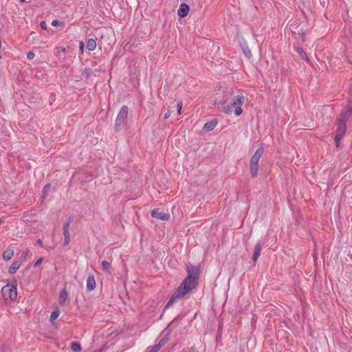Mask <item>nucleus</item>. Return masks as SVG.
<instances>
[{"label": "nucleus", "instance_id": "1", "mask_svg": "<svg viewBox=\"0 0 352 352\" xmlns=\"http://www.w3.org/2000/svg\"><path fill=\"white\" fill-rule=\"evenodd\" d=\"M187 273V278L173 294L167 302L166 307L171 305L177 300L182 298L197 286L199 274V268L195 266H188Z\"/></svg>", "mask_w": 352, "mask_h": 352}, {"label": "nucleus", "instance_id": "2", "mask_svg": "<svg viewBox=\"0 0 352 352\" xmlns=\"http://www.w3.org/2000/svg\"><path fill=\"white\" fill-rule=\"evenodd\" d=\"M245 100V98L241 94L233 96L230 103L223 106V112L228 115L234 114L235 116H239L243 112L241 107Z\"/></svg>", "mask_w": 352, "mask_h": 352}, {"label": "nucleus", "instance_id": "3", "mask_svg": "<svg viewBox=\"0 0 352 352\" xmlns=\"http://www.w3.org/2000/svg\"><path fill=\"white\" fill-rule=\"evenodd\" d=\"M5 300L14 302L17 299V282L13 278L10 284L3 286L1 289Z\"/></svg>", "mask_w": 352, "mask_h": 352}, {"label": "nucleus", "instance_id": "4", "mask_svg": "<svg viewBox=\"0 0 352 352\" xmlns=\"http://www.w3.org/2000/svg\"><path fill=\"white\" fill-rule=\"evenodd\" d=\"M128 107L125 105L122 106L116 120L115 127L116 130H118L120 126L126 123V120L128 117Z\"/></svg>", "mask_w": 352, "mask_h": 352}, {"label": "nucleus", "instance_id": "5", "mask_svg": "<svg viewBox=\"0 0 352 352\" xmlns=\"http://www.w3.org/2000/svg\"><path fill=\"white\" fill-rule=\"evenodd\" d=\"M346 131V124L342 121H338L337 122L336 134L335 135V142L336 147H339L340 142L345 135Z\"/></svg>", "mask_w": 352, "mask_h": 352}, {"label": "nucleus", "instance_id": "6", "mask_svg": "<svg viewBox=\"0 0 352 352\" xmlns=\"http://www.w3.org/2000/svg\"><path fill=\"white\" fill-rule=\"evenodd\" d=\"M352 115V104H348L345 109L340 113L338 121H342L344 123L349 119Z\"/></svg>", "mask_w": 352, "mask_h": 352}, {"label": "nucleus", "instance_id": "7", "mask_svg": "<svg viewBox=\"0 0 352 352\" xmlns=\"http://www.w3.org/2000/svg\"><path fill=\"white\" fill-rule=\"evenodd\" d=\"M151 216L162 221H168L170 219V214L168 213L160 212L159 209H153L151 211Z\"/></svg>", "mask_w": 352, "mask_h": 352}, {"label": "nucleus", "instance_id": "8", "mask_svg": "<svg viewBox=\"0 0 352 352\" xmlns=\"http://www.w3.org/2000/svg\"><path fill=\"white\" fill-rule=\"evenodd\" d=\"M263 148L259 147L252 157L250 164L254 165L258 164V162L263 154Z\"/></svg>", "mask_w": 352, "mask_h": 352}, {"label": "nucleus", "instance_id": "9", "mask_svg": "<svg viewBox=\"0 0 352 352\" xmlns=\"http://www.w3.org/2000/svg\"><path fill=\"white\" fill-rule=\"evenodd\" d=\"M71 221H69L63 226V235L65 237L64 244L65 245H68L70 242V234H69V226Z\"/></svg>", "mask_w": 352, "mask_h": 352}, {"label": "nucleus", "instance_id": "10", "mask_svg": "<svg viewBox=\"0 0 352 352\" xmlns=\"http://www.w3.org/2000/svg\"><path fill=\"white\" fill-rule=\"evenodd\" d=\"M189 12V6L186 3H182L179 6V8L177 10V14L179 16L184 18L188 14Z\"/></svg>", "mask_w": 352, "mask_h": 352}, {"label": "nucleus", "instance_id": "11", "mask_svg": "<svg viewBox=\"0 0 352 352\" xmlns=\"http://www.w3.org/2000/svg\"><path fill=\"white\" fill-rule=\"evenodd\" d=\"M14 252L13 249L11 248H8L3 252L2 256L4 260L9 261L12 258V256H14Z\"/></svg>", "mask_w": 352, "mask_h": 352}, {"label": "nucleus", "instance_id": "12", "mask_svg": "<svg viewBox=\"0 0 352 352\" xmlns=\"http://www.w3.org/2000/svg\"><path fill=\"white\" fill-rule=\"evenodd\" d=\"M21 263L19 261L13 262L8 270V272L10 274H14L16 271L21 267Z\"/></svg>", "mask_w": 352, "mask_h": 352}, {"label": "nucleus", "instance_id": "13", "mask_svg": "<svg viewBox=\"0 0 352 352\" xmlns=\"http://www.w3.org/2000/svg\"><path fill=\"white\" fill-rule=\"evenodd\" d=\"M87 289L89 291H92L96 287V280L94 276H89L87 279Z\"/></svg>", "mask_w": 352, "mask_h": 352}, {"label": "nucleus", "instance_id": "14", "mask_svg": "<svg viewBox=\"0 0 352 352\" xmlns=\"http://www.w3.org/2000/svg\"><path fill=\"white\" fill-rule=\"evenodd\" d=\"M217 123L218 122L217 120L208 122L204 125L203 129L206 131H210L214 129V127L217 125Z\"/></svg>", "mask_w": 352, "mask_h": 352}, {"label": "nucleus", "instance_id": "15", "mask_svg": "<svg viewBox=\"0 0 352 352\" xmlns=\"http://www.w3.org/2000/svg\"><path fill=\"white\" fill-rule=\"evenodd\" d=\"M67 296L68 294L65 289H63L60 291L58 298L60 305H64V303L67 299Z\"/></svg>", "mask_w": 352, "mask_h": 352}, {"label": "nucleus", "instance_id": "16", "mask_svg": "<svg viewBox=\"0 0 352 352\" xmlns=\"http://www.w3.org/2000/svg\"><path fill=\"white\" fill-rule=\"evenodd\" d=\"M261 246L260 244H256L255 246H254V255H253V260L254 262H256L258 257L260 256L261 255Z\"/></svg>", "mask_w": 352, "mask_h": 352}, {"label": "nucleus", "instance_id": "17", "mask_svg": "<svg viewBox=\"0 0 352 352\" xmlns=\"http://www.w3.org/2000/svg\"><path fill=\"white\" fill-rule=\"evenodd\" d=\"M101 265L104 272L108 274L111 273V263L107 261H102Z\"/></svg>", "mask_w": 352, "mask_h": 352}, {"label": "nucleus", "instance_id": "18", "mask_svg": "<svg viewBox=\"0 0 352 352\" xmlns=\"http://www.w3.org/2000/svg\"><path fill=\"white\" fill-rule=\"evenodd\" d=\"M87 48L89 51H94L96 48V42L93 38L88 39L87 42Z\"/></svg>", "mask_w": 352, "mask_h": 352}, {"label": "nucleus", "instance_id": "19", "mask_svg": "<svg viewBox=\"0 0 352 352\" xmlns=\"http://www.w3.org/2000/svg\"><path fill=\"white\" fill-rule=\"evenodd\" d=\"M241 47L245 56L248 58H250L252 56L251 50L249 49L246 43H245L243 45H241Z\"/></svg>", "mask_w": 352, "mask_h": 352}, {"label": "nucleus", "instance_id": "20", "mask_svg": "<svg viewBox=\"0 0 352 352\" xmlns=\"http://www.w3.org/2000/svg\"><path fill=\"white\" fill-rule=\"evenodd\" d=\"M258 165L250 164V173L252 177H256L258 175Z\"/></svg>", "mask_w": 352, "mask_h": 352}, {"label": "nucleus", "instance_id": "21", "mask_svg": "<svg viewBox=\"0 0 352 352\" xmlns=\"http://www.w3.org/2000/svg\"><path fill=\"white\" fill-rule=\"evenodd\" d=\"M296 52L300 56V57L305 60H308L309 58H308V56H307L306 53L305 52V51L301 48V47H296Z\"/></svg>", "mask_w": 352, "mask_h": 352}, {"label": "nucleus", "instance_id": "22", "mask_svg": "<svg viewBox=\"0 0 352 352\" xmlns=\"http://www.w3.org/2000/svg\"><path fill=\"white\" fill-rule=\"evenodd\" d=\"M71 349L75 352H80L81 351V346L78 342H72L70 344Z\"/></svg>", "mask_w": 352, "mask_h": 352}, {"label": "nucleus", "instance_id": "23", "mask_svg": "<svg viewBox=\"0 0 352 352\" xmlns=\"http://www.w3.org/2000/svg\"><path fill=\"white\" fill-rule=\"evenodd\" d=\"M60 315V311L58 309L54 310L50 315V321L54 322Z\"/></svg>", "mask_w": 352, "mask_h": 352}, {"label": "nucleus", "instance_id": "24", "mask_svg": "<svg viewBox=\"0 0 352 352\" xmlns=\"http://www.w3.org/2000/svg\"><path fill=\"white\" fill-rule=\"evenodd\" d=\"M91 69L85 68L82 72V75L86 78H89L91 76Z\"/></svg>", "mask_w": 352, "mask_h": 352}, {"label": "nucleus", "instance_id": "25", "mask_svg": "<svg viewBox=\"0 0 352 352\" xmlns=\"http://www.w3.org/2000/svg\"><path fill=\"white\" fill-rule=\"evenodd\" d=\"M28 254H29L28 250H26L25 251H24L21 254V259L24 261H26Z\"/></svg>", "mask_w": 352, "mask_h": 352}, {"label": "nucleus", "instance_id": "26", "mask_svg": "<svg viewBox=\"0 0 352 352\" xmlns=\"http://www.w3.org/2000/svg\"><path fill=\"white\" fill-rule=\"evenodd\" d=\"M168 339L167 338H162V340H160L159 341V342L157 344H156L157 345H160V348H161L162 346H163L167 342Z\"/></svg>", "mask_w": 352, "mask_h": 352}, {"label": "nucleus", "instance_id": "27", "mask_svg": "<svg viewBox=\"0 0 352 352\" xmlns=\"http://www.w3.org/2000/svg\"><path fill=\"white\" fill-rule=\"evenodd\" d=\"M160 349V345L155 344L149 349L148 352H157Z\"/></svg>", "mask_w": 352, "mask_h": 352}, {"label": "nucleus", "instance_id": "28", "mask_svg": "<svg viewBox=\"0 0 352 352\" xmlns=\"http://www.w3.org/2000/svg\"><path fill=\"white\" fill-rule=\"evenodd\" d=\"M177 106V114L180 115L181 110H182V106H183L182 102V101L178 102Z\"/></svg>", "mask_w": 352, "mask_h": 352}, {"label": "nucleus", "instance_id": "29", "mask_svg": "<svg viewBox=\"0 0 352 352\" xmlns=\"http://www.w3.org/2000/svg\"><path fill=\"white\" fill-rule=\"evenodd\" d=\"M50 184L45 185V187L43 188V195H44L45 197H46V195L47 194V192L50 190Z\"/></svg>", "mask_w": 352, "mask_h": 352}, {"label": "nucleus", "instance_id": "30", "mask_svg": "<svg viewBox=\"0 0 352 352\" xmlns=\"http://www.w3.org/2000/svg\"><path fill=\"white\" fill-rule=\"evenodd\" d=\"M171 116V111L170 110H168L165 113H164V120H167L168 118H169Z\"/></svg>", "mask_w": 352, "mask_h": 352}, {"label": "nucleus", "instance_id": "31", "mask_svg": "<svg viewBox=\"0 0 352 352\" xmlns=\"http://www.w3.org/2000/svg\"><path fill=\"white\" fill-rule=\"evenodd\" d=\"M61 23L58 20H53L52 22V25L54 27L58 26Z\"/></svg>", "mask_w": 352, "mask_h": 352}, {"label": "nucleus", "instance_id": "32", "mask_svg": "<svg viewBox=\"0 0 352 352\" xmlns=\"http://www.w3.org/2000/svg\"><path fill=\"white\" fill-rule=\"evenodd\" d=\"M79 47H80V50L81 53L82 54L83 51H84V43L82 41H81L79 43Z\"/></svg>", "mask_w": 352, "mask_h": 352}, {"label": "nucleus", "instance_id": "33", "mask_svg": "<svg viewBox=\"0 0 352 352\" xmlns=\"http://www.w3.org/2000/svg\"><path fill=\"white\" fill-rule=\"evenodd\" d=\"M27 57L28 59H32L34 57V53L32 52H29L28 54H27Z\"/></svg>", "mask_w": 352, "mask_h": 352}, {"label": "nucleus", "instance_id": "34", "mask_svg": "<svg viewBox=\"0 0 352 352\" xmlns=\"http://www.w3.org/2000/svg\"><path fill=\"white\" fill-rule=\"evenodd\" d=\"M42 261H43V258H40L39 259H38V260L35 262L34 265H35V266H38L39 265H41V263H42Z\"/></svg>", "mask_w": 352, "mask_h": 352}, {"label": "nucleus", "instance_id": "35", "mask_svg": "<svg viewBox=\"0 0 352 352\" xmlns=\"http://www.w3.org/2000/svg\"><path fill=\"white\" fill-rule=\"evenodd\" d=\"M41 28H42L43 29H45V30H46V28H46V24H45V23L44 21H42V22L41 23Z\"/></svg>", "mask_w": 352, "mask_h": 352}, {"label": "nucleus", "instance_id": "36", "mask_svg": "<svg viewBox=\"0 0 352 352\" xmlns=\"http://www.w3.org/2000/svg\"><path fill=\"white\" fill-rule=\"evenodd\" d=\"M37 244H38L39 245L42 246L43 245V242L41 239H38L37 241H36Z\"/></svg>", "mask_w": 352, "mask_h": 352}, {"label": "nucleus", "instance_id": "37", "mask_svg": "<svg viewBox=\"0 0 352 352\" xmlns=\"http://www.w3.org/2000/svg\"><path fill=\"white\" fill-rule=\"evenodd\" d=\"M102 351H103V349H99L98 351H97L96 352H102Z\"/></svg>", "mask_w": 352, "mask_h": 352}, {"label": "nucleus", "instance_id": "38", "mask_svg": "<svg viewBox=\"0 0 352 352\" xmlns=\"http://www.w3.org/2000/svg\"><path fill=\"white\" fill-rule=\"evenodd\" d=\"M20 1H21V2H25L26 1V0H20Z\"/></svg>", "mask_w": 352, "mask_h": 352}]
</instances>
